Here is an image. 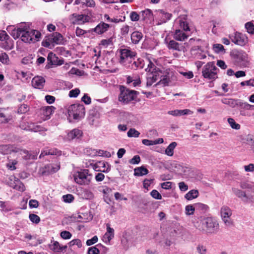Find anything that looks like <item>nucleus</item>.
Masks as SVG:
<instances>
[{
	"label": "nucleus",
	"mask_w": 254,
	"mask_h": 254,
	"mask_svg": "<svg viewBox=\"0 0 254 254\" xmlns=\"http://www.w3.org/2000/svg\"><path fill=\"white\" fill-rule=\"evenodd\" d=\"M12 35L15 39L20 37L25 43H34L39 41L41 37L39 31L31 29L25 25H21L16 30H14Z\"/></svg>",
	"instance_id": "obj_1"
},
{
	"label": "nucleus",
	"mask_w": 254,
	"mask_h": 254,
	"mask_svg": "<svg viewBox=\"0 0 254 254\" xmlns=\"http://www.w3.org/2000/svg\"><path fill=\"white\" fill-rule=\"evenodd\" d=\"M194 227L204 234H213L218 231L219 225L217 221L212 217L199 218L193 223Z\"/></svg>",
	"instance_id": "obj_2"
},
{
	"label": "nucleus",
	"mask_w": 254,
	"mask_h": 254,
	"mask_svg": "<svg viewBox=\"0 0 254 254\" xmlns=\"http://www.w3.org/2000/svg\"><path fill=\"white\" fill-rule=\"evenodd\" d=\"M64 43L63 36L58 32H55L49 35L42 42V46L53 49L56 45H61Z\"/></svg>",
	"instance_id": "obj_3"
},
{
	"label": "nucleus",
	"mask_w": 254,
	"mask_h": 254,
	"mask_svg": "<svg viewBox=\"0 0 254 254\" xmlns=\"http://www.w3.org/2000/svg\"><path fill=\"white\" fill-rule=\"evenodd\" d=\"M68 114L69 117H72L74 120H79L84 117V106L79 104L71 105L68 107Z\"/></svg>",
	"instance_id": "obj_4"
},
{
	"label": "nucleus",
	"mask_w": 254,
	"mask_h": 254,
	"mask_svg": "<svg viewBox=\"0 0 254 254\" xmlns=\"http://www.w3.org/2000/svg\"><path fill=\"white\" fill-rule=\"evenodd\" d=\"M74 181L80 185H88L91 181L92 176L89 173V170L84 169L76 172L73 176Z\"/></svg>",
	"instance_id": "obj_5"
},
{
	"label": "nucleus",
	"mask_w": 254,
	"mask_h": 254,
	"mask_svg": "<svg viewBox=\"0 0 254 254\" xmlns=\"http://www.w3.org/2000/svg\"><path fill=\"white\" fill-rule=\"evenodd\" d=\"M137 92L122 87L121 88V93L119 96V100L124 104H127L135 99L136 97Z\"/></svg>",
	"instance_id": "obj_6"
},
{
	"label": "nucleus",
	"mask_w": 254,
	"mask_h": 254,
	"mask_svg": "<svg viewBox=\"0 0 254 254\" xmlns=\"http://www.w3.org/2000/svg\"><path fill=\"white\" fill-rule=\"evenodd\" d=\"M120 63L127 67L129 64V61H132L131 59L135 57L136 53L130 49L125 48L120 49Z\"/></svg>",
	"instance_id": "obj_7"
},
{
	"label": "nucleus",
	"mask_w": 254,
	"mask_h": 254,
	"mask_svg": "<svg viewBox=\"0 0 254 254\" xmlns=\"http://www.w3.org/2000/svg\"><path fill=\"white\" fill-rule=\"evenodd\" d=\"M217 69L213 62H209L203 68L202 75L205 78L214 79L217 77Z\"/></svg>",
	"instance_id": "obj_8"
},
{
	"label": "nucleus",
	"mask_w": 254,
	"mask_h": 254,
	"mask_svg": "<svg viewBox=\"0 0 254 254\" xmlns=\"http://www.w3.org/2000/svg\"><path fill=\"white\" fill-rule=\"evenodd\" d=\"M177 15L180 28L185 31H190L187 11L183 9H179L177 11Z\"/></svg>",
	"instance_id": "obj_9"
},
{
	"label": "nucleus",
	"mask_w": 254,
	"mask_h": 254,
	"mask_svg": "<svg viewBox=\"0 0 254 254\" xmlns=\"http://www.w3.org/2000/svg\"><path fill=\"white\" fill-rule=\"evenodd\" d=\"M70 19L72 24L81 25L89 22L91 18L87 15L73 13L71 15Z\"/></svg>",
	"instance_id": "obj_10"
},
{
	"label": "nucleus",
	"mask_w": 254,
	"mask_h": 254,
	"mask_svg": "<svg viewBox=\"0 0 254 254\" xmlns=\"http://www.w3.org/2000/svg\"><path fill=\"white\" fill-rule=\"evenodd\" d=\"M230 38L233 43L241 46L245 45L248 43V38L240 33L236 32L234 35H231Z\"/></svg>",
	"instance_id": "obj_11"
},
{
	"label": "nucleus",
	"mask_w": 254,
	"mask_h": 254,
	"mask_svg": "<svg viewBox=\"0 0 254 254\" xmlns=\"http://www.w3.org/2000/svg\"><path fill=\"white\" fill-rule=\"evenodd\" d=\"M162 72L161 70L155 71V72H150L148 74L147 77L146 86H151L153 83L158 80H161Z\"/></svg>",
	"instance_id": "obj_12"
},
{
	"label": "nucleus",
	"mask_w": 254,
	"mask_h": 254,
	"mask_svg": "<svg viewBox=\"0 0 254 254\" xmlns=\"http://www.w3.org/2000/svg\"><path fill=\"white\" fill-rule=\"evenodd\" d=\"M17 152H16V155L17 158L20 157V156L25 160H35L37 158V153L31 154L25 150L21 148V147H17Z\"/></svg>",
	"instance_id": "obj_13"
},
{
	"label": "nucleus",
	"mask_w": 254,
	"mask_h": 254,
	"mask_svg": "<svg viewBox=\"0 0 254 254\" xmlns=\"http://www.w3.org/2000/svg\"><path fill=\"white\" fill-rule=\"evenodd\" d=\"M93 169L97 172L107 173L110 170V165L105 161H101L93 164Z\"/></svg>",
	"instance_id": "obj_14"
},
{
	"label": "nucleus",
	"mask_w": 254,
	"mask_h": 254,
	"mask_svg": "<svg viewBox=\"0 0 254 254\" xmlns=\"http://www.w3.org/2000/svg\"><path fill=\"white\" fill-rule=\"evenodd\" d=\"M17 151V146L14 145L2 144L0 145V153L3 155L16 154V152Z\"/></svg>",
	"instance_id": "obj_15"
},
{
	"label": "nucleus",
	"mask_w": 254,
	"mask_h": 254,
	"mask_svg": "<svg viewBox=\"0 0 254 254\" xmlns=\"http://www.w3.org/2000/svg\"><path fill=\"white\" fill-rule=\"evenodd\" d=\"M107 232L103 236V241L107 244L110 243L111 240L114 237V230L110 227L109 224H106Z\"/></svg>",
	"instance_id": "obj_16"
},
{
	"label": "nucleus",
	"mask_w": 254,
	"mask_h": 254,
	"mask_svg": "<svg viewBox=\"0 0 254 254\" xmlns=\"http://www.w3.org/2000/svg\"><path fill=\"white\" fill-rule=\"evenodd\" d=\"M55 109V108L53 106H47L42 108L41 109V113L43 116V120H47L50 119Z\"/></svg>",
	"instance_id": "obj_17"
},
{
	"label": "nucleus",
	"mask_w": 254,
	"mask_h": 254,
	"mask_svg": "<svg viewBox=\"0 0 254 254\" xmlns=\"http://www.w3.org/2000/svg\"><path fill=\"white\" fill-rule=\"evenodd\" d=\"M110 26L109 24L103 22H101L92 30L98 34H102L108 31Z\"/></svg>",
	"instance_id": "obj_18"
},
{
	"label": "nucleus",
	"mask_w": 254,
	"mask_h": 254,
	"mask_svg": "<svg viewBox=\"0 0 254 254\" xmlns=\"http://www.w3.org/2000/svg\"><path fill=\"white\" fill-rule=\"evenodd\" d=\"M45 82V79L41 76H35L32 80V85L33 87L37 89H42Z\"/></svg>",
	"instance_id": "obj_19"
},
{
	"label": "nucleus",
	"mask_w": 254,
	"mask_h": 254,
	"mask_svg": "<svg viewBox=\"0 0 254 254\" xmlns=\"http://www.w3.org/2000/svg\"><path fill=\"white\" fill-rule=\"evenodd\" d=\"M144 61L141 59H138L136 61H129V64L127 65V68L136 69L137 68H142L144 67Z\"/></svg>",
	"instance_id": "obj_20"
},
{
	"label": "nucleus",
	"mask_w": 254,
	"mask_h": 254,
	"mask_svg": "<svg viewBox=\"0 0 254 254\" xmlns=\"http://www.w3.org/2000/svg\"><path fill=\"white\" fill-rule=\"evenodd\" d=\"M60 168V163L50 164L45 167V173L52 174L57 172Z\"/></svg>",
	"instance_id": "obj_21"
},
{
	"label": "nucleus",
	"mask_w": 254,
	"mask_h": 254,
	"mask_svg": "<svg viewBox=\"0 0 254 254\" xmlns=\"http://www.w3.org/2000/svg\"><path fill=\"white\" fill-rule=\"evenodd\" d=\"M82 130L78 128H74L68 133L67 138L69 140L78 139L82 136Z\"/></svg>",
	"instance_id": "obj_22"
},
{
	"label": "nucleus",
	"mask_w": 254,
	"mask_h": 254,
	"mask_svg": "<svg viewBox=\"0 0 254 254\" xmlns=\"http://www.w3.org/2000/svg\"><path fill=\"white\" fill-rule=\"evenodd\" d=\"M23 129L28 130L33 132H38L46 130V129L44 127L32 123H28L27 127H24L23 128Z\"/></svg>",
	"instance_id": "obj_23"
},
{
	"label": "nucleus",
	"mask_w": 254,
	"mask_h": 254,
	"mask_svg": "<svg viewBox=\"0 0 254 254\" xmlns=\"http://www.w3.org/2000/svg\"><path fill=\"white\" fill-rule=\"evenodd\" d=\"M131 40L133 44H137L143 38V34L139 31H134L131 34Z\"/></svg>",
	"instance_id": "obj_24"
},
{
	"label": "nucleus",
	"mask_w": 254,
	"mask_h": 254,
	"mask_svg": "<svg viewBox=\"0 0 254 254\" xmlns=\"http://www.w3.org/2000/svg\"><path fill=\"white\" fill-rule=\"evenodd\" d=\"M189 168L182 164H176V175L182 176L189 171Z\"/></svg>",
	"instance_id": "obj_25"
},
{
	"label": "nucleus",
	"mask_w": 254,
	"mask_h": 254,
	"mask_svg": "<svg viewBox=\"0 0 254 254\" xmlns=\"http://www.w3.org/2000/svg\"><path fill=\"white\" fill-rule=\"evenodd\" d=\"M199 195V192L197 190H192L187 193L185 198L189 200L197 198Z\"/></svg>",
	"instance_id": "obj_26"
},
{
	"label": "nucleus",
	"mask_w": 254,
	"mask_h": 254,
	"mask_svg": "<svg viewBox=\"0 0 254 254\" xmlns=\"http://www.w3.org/2000/svg\"><path fill=\"white\" fill-rule=\"evenodd\" d=\"M148 173V170L145 167L141 166L134 169V175L135 176H142Z\"/></svg>",
	"instance_id": "obj_27"
},
{
	"label": "nucleus",
	"mask_w": 254,
	"mask_h": 254,
	"mask_svg": "<svg viewBox=\"0 0 254 254\" xmlns=\"http://www.w3.org/2000/svg\"><path fill=\"white\" fill-rule=\"evenodd\" d=\"M141 16L143 20L153 19V14L151 10L146 9L141 12Z\"/></svg>",
	"instance_id": "obj_28"
},
{
	"label": "nucleus",
	"mask_w": 254,
	"mask_h": 254,
	"mask_svg": "<svg viewBox=\"0 0 254 254\" xmlns=\"http://www.w3.org/2000/svg\"><path fill=\"white\" fill-rule=\"evenodd\" d=\"M176 230V236L178 238L183 239L186 235V230L183 226L178 225Z\"/></svg>",
	"instance_id": "obj_29"
},
{
	"label": "nucleus",
	"mask_w": 254,
	"mask_h": 254,
	"mask_svg": "<svg viewBox=\"0 0 254 254\" xmlns=\"http://www.w3.org/2000/svg\"><path fill=\"white\" fill-rule=\"evenodd\" d=\"M238 101L239 100L228 98H223L221 99V102L223 104L228 105L232 108L237 106Z\"/></svg>",
	"instance_id": "obj_30"
},
{
	"label": "nucleus",
	"mask_w": 254,
	"mask_h": 254,
	"mask_svg": "<svg viewBox=\"0 0 254 254\" xmlns=\"http://www.w3.org/2000/svg\"><path fill=\"white\" fill-rule=\"evenodd\" d=\"M232 212L231 209L227 206H223L220 209L221 217L225 216H231Z\"/></svg>",
	"instance_id": "obj_31"
},
{
	"label": "nucleus",
	"mask_w": 254,
	"mask_h": 254,
	"mask_svg": "<svg viewBox=\"0 0 254 254\" xmlns=\"http://www.w3.org/2000/svg\"><path fill=\"white\" fill-rule=\"evenodd\" d=\"M13 189L21 192H23L25 190V187L24 184L18 179L14 182Z\"/></svg>",
	"instance_id": "obj_32"
},
{
	"label": "nucleus",
	"mask_w": 254,
	"mask_h": 254,
	"mask_svg": "<svg viewBox=\"0 0 254 254\" xmlns=\"http://www.w3.org/2000/svg\"><path fill=\"white\" fill-rule=\"evenodd\" d=\"M147 62L148 63L147 67L145 69V70L147 72H153L155 71L160 70L159 68H157L154 64L150 61L149 59H147Z\"/></svg>",
	"instance_id": "obj_33"
},
{
	"label": "nucleus",
	"mask_w": 254,
	"mask_h": 254,
	"mask_svg": "<svg viewBox=\"0 0 254 254\" xmlns=\"http://www.w3.org/2000/svg\"><path fill=\"white\" fill-rule=\"evenodd\" d=\"M237 106L241 107L242 109L247 110H254V105H251L246 102H242L240 100L238 101Z\"/></svg>",
	"instance_id": "obj_34"
},
{
	"label": "nucleus",
	"mask_w": 254,
	"mask_h": 254,
	"mask_svg": "<svg viewBox=\"0 0 254 254\" xmlns=\"http://www.w3.org/2000/svg\"><path fill=\"white\" fill-rule=\"evenodd\" d=\"M188 36L184 32H181L180 30H176V40L183 41L187 39Z\"/></svg>",
	"instance_id": "obj_35"
},
{
	"label": "nucleus",
	"mask_w": 254,
	"mask_h": 254,
	"mask_svg": "<svg viewBox=\"0 0 254 254\" xmlns=\"http://www.w3.org/2000/svg\"><path fill=\"white\" fill-rule=\"evenodd\" d=\"M221 218L226 226L231 227L233 225L234 222L231 218V216H225Z\"/></svg>",
	"instance_id": "obj_36"
},
{
	"label": "nucleus",
	"mask_w": 254,
	"mask_h": 254,
	"mask_svg": "<svg viewBox=\"0 0 254 254\" xmlns=\"http://www.w3.org/2000/svg\"><path fill=\"white\" fill-rule=\"evenodd\" d=\"M233 192L238 197L242 198L243 197H247L246 192L237 188H233L232 189Z\"/></svg>",
	"instance_id": "obj_37"
},
{
	"label": "nucleus",
	"mask_w": 254,
	"mask_h": 254,
	"mask_svg": "<svg viewBox=\"0 0 254 254\" xmlns=\"http://www.w3.org/2000/svg\"><path fill=\"white\" fill-rule=\"evenodd\" d=\"M87 215L86 213L79 214L76 218L78 222L84 223L91 219V218H88Z\"/></svg>",
	"instance_id": "obj_38"
},
{
	"label": "nucleus",
	"mask_w": 254,
	"mask_h": 254,
	"mask_svg": "<svg viewBox=\"0 0 254 254\" xmlns=\"http://www.w3.org/2000/svg\"><path fill=\"white\" fill-rule=\"evenodd\" d=\"M17 161L16 159L9 160L8 162L6 164V166L8 170L13 171L16 169L15 165L17 164Z\"/></svg>",
	"instance_id": "obj_39"
},
{
	"label": "nucleus",
	"mask_w": 254,
	"mask_h": 254,
	"mask_svg": "<svg viewBox=\"0 0 254 254\" xmlns=\"http://www.w3.org/2000/svg\"><path fill=\"white\" fill-rule=\"evenodd\" d=\"M195 207L193 205H188L185 207V213L187 215H193L195 211Z\"/></svg>",
	"instance_id": "obj_40"
},
{
	"label": "nucleus",
	"mask_w": 254,
	"mask_h": 254,
	"mask_svg": "<svg viewBox=\"0 0 254 254\" xmlns=\"http://www.w3.org/2000/svg\"><path fill=\"white\" fill-rule=\"evenodd\" d=\"M194 205L195 207V209L202 211L203 212L206 211L209 208L206 204L202 203H196L194 204Z\"/></svg>",
	"instance_id": "obj_41"
},
{
	"label": "nucleus",
	"mask_w": 254,
	"mask_h": 254,
	"mask_svg": "<svg viewBox=\"0 0 254 254\" xmlns=\"http://www.w3.org/2000/svg\"><path fill=\"white\" fill-rule=\"evenodd\" d=\"M213 49L216 53H225V51L222 45L220 44H215L213 46Z\"/></svg>",
	"instance_id": "obj_42"
},
{
	"label": "nucleus",
	"mask_w": 254,
	"mask_h": 254,
	"mask_svg": "<svg viewBox=\"0 0 254 254\" xmlns=\"http://www.w3.org/2000/svg\"><path fill=\"white\" fill-rule=\"evenodd\" d=\"M193 112L189 109L176 110V116L191 115Z\"/></svg>",
	"instance_id": "obj_43"
},
{
	"label": "nucleus",
	"mask_w": 254,
	"mask_h": 254,
	"mask_svg": "<svg viewBox=\"0 0 254 254\" xmlns=\"http://www.w3.org/2000/svg\"><path fill=\"white\" fill-rule=\"evenodd\" d=\"M140 133L135 128H130L127 133V136L129 137H137L139 136Z\"/></svg>",
	"instance_id": "obj_44"
},
{
	"label": "nucleus",
	"mask_w": 254,
	"mask_h": 254,
	"mask_svg": "<svg viewBox=\"0 0 254 254\" xmlns=\"http://www.w3.org/2000/svg\"><path fill=\"white\" fill-rule=\"evenodd\" d=\"M175 148V142H172L166 148L165 150L166 154L168 156H172L174 153Z\"/></svg>",
	"instance_id": "obj_45"
},
{
	"label": "nucleus",
	"mask_w": 254,
	"mask_h": 254,
	"mask_svg": "<svg viewBox=\"0 0 254 254\" xmlns=\"http://www.w3.org/2000/svg\"><path fill=\"white\" fill-rule=\"evenodd\" d=\"M165 42L168 44V47L170 49H175V41L174 40H171L170 36L168 35L165 40Z\"/></svg>",
	"instance_id": "obj_46"
},
{
	"label": "nucleus",
	"mask_w": 254,
	"mask_h": 254,
	"mask_svg": "<svg viewBox=\"0 0 254 254\" xmlns=\"http://www.w3.org/2000/svg\"><path fill=\"white\" fill-rule=\"evenodd\" d=\"M228 122L232 128L235 129H240V125L239 124H237L233 119L228 118Z\"/></svg>",
	"instance_id": "obj_47"
},
{
	"label": "nucleus",
	"mask_w": 254,
	"mask_h": 254,
	"mask_svg": "<svg viewBox=\"0 0 254 254\" xmlns=\"http://www.w3.org/2000/svg\"><path fill=\"white\" fill-rule=\"evenodd\" d=\"M68 245L69 247H71L74 245H76L79 248H81L82 246L81 240L78 239H74L71 241L70 242H69Z\"/></svg>",
	"instance_id": "obj_48"
},
{
	"label": "nucleus",
	"mask_w": 254,
	"mask_h": 254,
	"mask_svg": "<svg viewBox=\"0 0 254 254\" xmlns=\"http://www.w3.org/2000/svg\"><path fill=\"white\" fill-rule=\"evenodd\" d=\"M245 27L249 33L251 34H254V25L251 22H247L245 24Z\"/></svg>",
	"instance_id": "obj_49"
},
{
	"label": "nucleus",
	"mask_w": 254,
	"mask_h": 254,
	"mask_svg": "<svg viewBox=\"0 0 254 254\" xmlns=\"http://www.w3.org/2000/svg\"><path fill=\"white\" fill-rule=\"evenodd\" d=\"M29 218L32 223L35 224H38L40 221V217L35 214H30L29 215Z\"/></svg>",
	"instance_id": "obj_50"
},
{
	"label": "nucleus",
	"mask_w": 254,
	"mask_h": 254,
	"mask_svg": "<svg viewBox=\"0 0 254 254\" xmlns=\"http://www.w3.org/2000/svg\"><path fill=\"white\" fill-rule=\"evenodd\" d=\"M45 154L59 156L62 154V152L57 149L53 148L48 150V152H46Z\"/></svg>",
	"instance_id": "obj_51"
},
{
	"label": "nucleus",
	"mask_w": 254,
	"mask_h": 254,
	"mask_svg": "<svg viewBox=\"0 0 254 254\" xmlns=\"http://www.w3.org/2000/svg\"><path fill=\"white\" fill-rule=\"evenodd\" d=\"M83 197L87 199H90L93 197V193L89 190L85 189L83 190Z\"/></svg>",
	"instance_id": "obj_52"
},
{
	"label": "nucleus",
	"mask_w": 254,
	"mask_h": 254,
	"mask_svg": "<svg viewBox=\"0 0 254 254\" xmlns=\"http://www.w3.org/2000/svg\"><path fill=\"white\" fill-rule=\"evenodd\" d=\"M80 92V90L78 88L72 89L69 91L68 96L70 98H76L79 94Z\"/></svg>",
	"instance_id": "obj_53"
},
{
	"label": "nucleus",
	"mask_w": 254,
	"mask_h": 254,
	"mask_svg": "<svg viewBox=\"0 0 254 254\" xmlns=\"http://www.w3.org/2000/svg\"><path fill=\"white\" fill-rule=\"evenodd\" d=\"M0 61L4 64H7L9 62V58L8 55L4 53L0 55Z\"/></svg>",
	"instance_id": "obj_54"
},
{
	"label": "nucleus",
	"mask_w": 254,
	"mask_h": 254,
	"mask_svg": "<svg viewBox=\"0 0 254 254\" xmlns=\"http://www.w3.org/2000/svg\"><path fill=\"white\" fill-rule=\"evenodd\" d=\"M3 109H0V123H5L8 121L7 117L2 112Z\"/></svg>",
	"instance_id": "obj_55"
},
{
	"label": "nucleus",
	"mask_w": 254,
	"mask_h": 254,
	"mask_svg": "<svg viewBox=\"0 0 254 254\" xmlns=\"http://www.w3.org/2000/svg\"><path fill=\"white\" fill-rule=\"evenodd\" d=\"M129 26H128L127 25H124L121 28V34L123 36H126L128 34V33L129 32Z\"/></svg>",
	"instance_id": "obj_56"
},
{
	"label": "nucleus",
	"mask_w": 254,
	"mask_h": 254,
	"mask_svg": "<svg viewBox=\"0 0 254 254\" xmlns=\"http://www.w3.org/2000/svg\"><path fill=\"white\" fill-rule=\"evenodd\" d=\"M60 235L63 239L65 240L69 239L71 238L72 236L71 234L69 232L67 231H63L61 232Z\"/></svg>",
	"instance_id": "obj_57"
},
{
	"label": "nucleus",
	"mask_w": 254,
	"mask_h": 254,
	"mask_svg": "<svg viewBox=\"0 0 254 254\" xmlns=\"http://www.w3.org/2000/svg\"><path fill=\"white\" fill-rule=\"evenodd\" d=\"M151 196L156 199H161L162 196L161 194L156 190H153L150 192Z\"/></svg>",
	"instance_id": "obj_58"
},
{
	"label": "nucleus",
	"mask_w": 254,
	"mask_h": 254,
	"mask_svg": "<svg viewBox=\"0 0 254 254\" xmlns=\"http://www.w3.org/2000/svg\"><path fill=\"white\" fill-rule=\"evenodd\" d=\"M130 20L132 21H137L139 19V15L136 12L131 11L129 15Z\"/></svg>",
	"instance_id": "obj_59"
},
{
	"label": "nucleus",
	"mask_w": 254,
	"mask_h": 254,
	"mask_svg": "<svg viewBox=\"0 0 254 254\" xmlns=\"http://www.w3.org/2000/svg\"><path fill=\"white\" fill-rule=\"evenodd\" d=\"M63 198L64 202L70 203L73 200L74 197L72 194H68L63 195Z\"/></svg>",
	"instance_id": "obj_60"
},
{
	"label": "nucleus",
	"mask_w": 254,
	"mask_h": 254,
	"mask_svg": "<svg viewBox=\"0 0 254 254\" xmlns=\"http://www.w3.org/2000/svg\"><path fill=\"white\" fill-rule=\"evenodd\" d=\"M140 161V158L139 155H135L133 157L129 160V163L131 164H138Z\"/></svg>",
	"instance_id": "obj_61"
},
{
	"label": "nucleus",
	"mask_w": 254,
	"mask_h": 254,
	"mask_svg": "<svg viewBox=\"0 0 254 254\" xmlns=\"http://www.w3.org/2000/svg\"><path fill=\"white\" fill-rule=\"evenodd\" d=\"M56 54L52 52L49 53L47 57V60L49 64H52L54 62V60L56 59Z\"/></svg>",
	"instance_id": "obj_62"
},
{
	"label": "nucleus",
	"mask_w": 254,
	"mask_h": 254,
	"mask_svg": "<svg viewBox=\"0 0 254 254\" xmlns=\"http://www.w3.org/2000/svg\"><path fill=\"white\" fill-rule=\"evenodd\" d=\"M29 110L28 107L27 105H21L18 108V112L19 113L23 114L27 112Z\"/></svg>",
	"instance_id": "obj_63"
},
{
	"label": "nucleus",
	"mask_w": 254,
	"mask_h": 254,
	"mask_svg": "<svg viewBox=\"0 0 254 254\" xmlns=\"http://www.w3.org/2000/svg\"><path fill=\"white\" fill-rule=\"evenodd\" d=\"M196 250L199 254H205L207 252L206 247L202 245H198L196 248Z\"/></svg>",
	"instance_id": "obj_64"
}]
</instances>
